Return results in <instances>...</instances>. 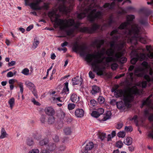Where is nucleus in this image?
Returning a JSON list of instances; mask_svg holds the SVG:
<instances>
[{
    "instance_id": "nucleus-60",
    "label": "nucleus",
    "mask_w": 153,
    "mask_h": 153,
    "mask_svg": "<svg viewBox=\"0 0 153 153\" xmlns=\"http://www.w3.org/2000/svg\"><path fill=\"white\" fill-rule=\"evenodd\" d=\"M33 27V25H31L27 27V28L26 29V30L27 31H29L32 29Z\"/></svg>"
},
{
    "instance_id": "nucleus-59",
    "label": "nucleus",
    "mask_w": 153,
    "mask_h": 153,
    "mask_svg": "<svg viewBox=\"0 0 153 153\" xmlns=\"http://www.w3.org/2000/svg\"><path fill=\"white\" fill-rule=\"evenodd\" d=\"M16 62L14 61H12L8 63V65L9 66H12L15 65Z\"/></svg>"
},
{
    "instance_id": "nucleus-63",
    "label": "nucleus",
    "mask_w": 153,
    "mask_h": 153,
    "mask_svg": "<svg viewBox=\"0 0 153 153\" xmlns=\"http://www.w3.org/2000/svg\"><path fill=\"white\" fill-rule=\"evenodd\" d=\"M65 149V147L64 146H60L59 148V151H64Z\"/></svg>"
},
{
    "instance_id": "nucleus-56",
    "label": "nucleus",
    "mask_w": 153,
    "mask_h": 153,
    "mask_svg": "<svg viewBox=\"0 0 153 153\" xmlns=\"http://www.w3.org/2000/svg\"><path fill=\"white\" fill-rule=\"evenodd\" d=\"M123 123L118 124L117 125L116 128L118 129H120L123 127Z\"/></svg>"
},
{
    "instance_id": "nucleus-15",
    "label": "nucleus",
    "mask_w": 153,
    "mask_h": 153,
    "mask_svg": "<svg viewBox=\"0 0 153 153\" xmlns=\"http://www.w3.org/2000/svg\"><path fill=\"white\" fill-rule=\"evenodd\" d=\"M45 113L48 115H53L55 114L54 109L51 107H48L45 108Z\"/></svg>"
},
{
    "instance_id": "nucleus-62",
    "label": "nucleus",
    "mask_w": 153,
    "mask_h": 153,
    "mask_svg": "<svg viewBox=\"0 0 153 153\" xmlns=\"http://www.w3.org/2000/svg\"><path fill=\"white\" fill-rule=\"evenodd\" d=\"M128 149L131 152L133 151L134 149V147L133 146H131L128 147Z\"/></svg>"
},
{
    "instance_id": "nucleus-55",
    "label": "nucleus",
    "mask_w": 153,
    "mask_h": 153,
    "mask_svg": "<svg viewBox=\"0 0 153 153\" xmlns=\"http://www.w3.org/2000/svg\"><path fill=\"white\" fill-rule=\"evenodd\" d=\"M13 73L11 72L10 71L8 72L7 75V77H13Z\"/></svg>"
},
{
    "instance_id": "nucleus-61",
    "label": "nucleus",
    "mask_w": 153,
    "mask_h": 153,
    "mask_svg": "<svg viewBox=\"0 0 153 153\" xmlns=\"http://www.w3.org/2000/svg\"><path fill=\"white\" fill-rule=\"evenodd\" d=\"M134 74L132 73H130L129 74V78L131 79L132 80H133V78Z\"/></svg>"
},
{
    "instance_id": "nucleus-11",
    "label": "nucleus",
    "mask_w": 153,
    "mask_h": 153,
    "mask_svg": "<svg viewBox=\"0 0 153 153\" xmlns=\"http://www.w3.org/2000/svg\"><path fill=\"white\" fill-rule=\"evenodd\" d=\"M59 8L60 12L65 13L69 12L72 9V7L71 6L69 7H66L64 4L60 5Z\"/></svg>"
},
{
    "instance_id": "nucleus-8",
    "label": "nucleus",
    "mask_w": 153,
    "mask_h": 153,
    "mask_svg": "<svg viewBox=\"0 0 153 153\" xmlns=\"http://www.w3.org/2000/svg\"><path fill=\"white\" fill-rule=\"evenodd\" d=\"M131 55H134L136 57L132 58L131 60V63L133 64H134L139 59L140 60H143L145 57V55L143 53H139L137 50H134L131 52Z\"/></svg>"
},
{
    "instance_id": "nucleus-17",
    "label": "nucleus",
    "mask_w": 153,
    "mask_h": 153,
    "mask_svg": "<svg viewBox=\"0 0 153 153\" xmlns=\"http://www.w3.org/2000/svg\"><path fill=\"white\" fill-rule=\"evenodd\" d=\"M56 116L59 119H63L65 117V114L61 109H60L56 111Z\"/></svg>"
},
{
    "instance_id": "nucleus-37",
    "label": "nucleus",
    "mask_w": 153,
    "mask_h": 153,
    "mask_svg": "<svg viewBox=\"0 0 153 153\" xmlns=\"http://www.w3.org/2000/svg\"><path fill=\"white\" fill-rule=\"evenodd\" d=\"M126 135V133L124 131H120L117 134L118 137H120L123 138Z\"/></svg>"
},
{
    "instance_id": "nucleus-16",
    "label": "nucleus",
    "mask_w": 153,
    "mask_h": 153,
    "mask_svg": "<svg viewBox=\"0 0 153 153\" xmlns=\"http://www.w3.org/2000/svg\"><path fill=\"white\" fill-rule=\"evenodd\" d=\"M152 96V95H150L149 97H148V98L146 99V100L143 102L142 108L143 105H146L148 106L150 108H152L153 109V104L152 105H151V103L152 101L150 100V98Z\"/></svg>"
},
{
    "instance_id": "nucleus-13",
    "label": "nucleus",
    "mask_w": 153,
    "mask_h": 153,
    "mask_svg": "<svg viewBox=\"0 0 153 153\" xmlns=\"http://www.w3.org/2000/svg\"><path fill=\"white\" fill-rule=\"evenodd\" d=\"M72 80L73 82V85H81L82 82V79L81 77H79V76H77L72 78Z\"/></svg>"
},
{
    "instance_id": "nucleus-58",
    "label": "nucleus",
    "mask_w": 153,
    "mask_h": 153,
    "mask_svg": "<svg viewBox=\"0 0 153 153\" xmlns=\"http://www.w3.org/2000/svg\"><path fill=\"white\" fill-rule=\"evenodd\" d=\"M53 99L54 101L56 102L57 101L62 102L60 100V97L55 98V97H53Z\"/></svg>"
},
{
    "instance_id": "nucleus-19",
    "label": "nucleus",
    "mask_w": 153,
    "mask_h": 153,
    "mask_svg": "<svg viewBox=\"0 0 153 153\" xmlns=\"http://www.w3.org/2000/svg\"><path fill=\"white\" fill-rule=\"evenodd\" d=\"M71 100L73 102H77L79 101V97L75 94H73L71 96Z\"/></svg>"
},
{
    "instance_id": "nucleus-9",
    "label": "nucleus",
    "mask_w": 153,
    "mask_h": 153,
    "mask_svg": "<svg viewBox=\"0 0 153 153\" xmlns=\"http://www.w3.org/2000/svg\"><path fill=\"white\" fill-rule=\"evenodd\" d=\"M73 51L75 52H78L82 56H84L86 53V48L83 45H75L73 48Z\"/></svg>"
},
{
    "instance_id": "nucleus-1",
    "label": "nucleus",
    "mask_w": 153,
    "mask_h": 153,
    "mask_svg": "<svg viewBox=\"0 0 153 153\" xmlns=\"http://www.w3.org/2000/svg\"><path fill=\"white\" fill-rule=\"evenodd\" d=\"M112 41L110 42L111 48L106 51L102 48L100 52L95 54H88L86 59L92 66L94 71L98 75L103 74L105 69L109 66V63L112 61H118L121 63L126 62L127 59L122 57V52L118 51L113 54L115 51L121 50L125 45L126 41L122 37L111 36Z\"/></svg>"
},
{
    "instance_id": "nucleus-21",
    "label": "nucleus",
    "mask_w": 153,
    "mask_h": 153,
    "mask_svg": "<svg viewBox=\"0 0 153 153\" xmlns=\"http://www.w3.org/2000/svg\"><path fill=\"white\" fill-rule=\"evenodd\" d=\"M111 115V113L110 111H107L105 115L104 116L103 119H102L101 120L104 121L106 120H107L109 119L110 118Z\"/></svg>"
},
{
    "instance_id": "nucleus-7",
    "label": "nucleus",
    "mask_w": 153,
    "mask_h": 153,
    "mask_svg": "<svg viewBox=\"0 0 153 153\" xmlns=\"http://www.w3.org/2000/svg\"><path fill=\"white\" fill-rule=\"evenodd\" d=\"M134 96L131 95L129 93H126L124 95L123 100L124 103L122 101H120L117 102V106L118 108L120 109H125V107L126 106L129 107L130 105V103L133 101Z\"/></svg>"
},
{
    "instance_id": "nucleus-46",
    "label": "nucleus",
    "mask_w": 153,
    "mask_h": 153,
    "mask_svg": "<svg viewBox=\"0 0 153 153\" xmlns=\"http://www.w3.org/2000/svg\"><path fill=\"white\" fill-rule=\"evenodd\" d=\"M106 136V134L105 133L100 134L99 137L102 140H103Z\"/></svg>"
},
{
    "instance_id": "nucleus-22",
    "label": "nucleus",
    "mask_w": 153,
    "mask_h": 153,
    "mask_svg": "<svg viewBox=\"0 0 153 153\" xmlns=\"http://www.w3.org/2000/svg\"><path fill=\"white\" fill-rule=\"evenodd\" d=\"M25 85L29 89L31 90L34 89L35 86L34 85L30 82L27 81L25 82Z\"/></svg>"
},
{
    "instance_id": "nucleus-39",
    "label": "nucleus",
    "mask_w": 153,
    "mask_h": 153,
    "mask_svg": "<svg viewBox=\"0 0 153 153\" xmlns=\"http://www.w3.org/2000/svg\"><path fill=\"white\" fill-rule=\"evenodd\" d=\"M22 73L25 75H28L29 73V70L28 68H25L22 70Z\"/></svg>"
},
{
    "instance_id": "nucleus-57",
    "label": "nucleus",
    "mask_w": 153,
    "mask_h": 153,
    "mask_svg": "<svg viewBox=\"0 0 153 153\" xmlns=\"http://www.w3.org/2000/svg\"><path fill=\"white\" fill-rule=\"evenodd\" d=\"M89 76L91 78L93 79L94 77V75L92 72L90 71L89 72Z\"/></svg>"
},
{
    "instance_id": "nucleus-10",
    "label": "nucleus",
    "mask_w": 153,
    "mask_h": 153,
    "mask_svg": "<svg viewBox=\"0 0 153 153\" xmlns=\"http://www.w3.org/2000/svg\"><path fill=\"white\" fill-rule=\"evenodd\" d=\"M42 1V0H36V2L33 3L31 4L32 7L36 10H40L42 8L45 9H47L48 8V4L47 3H44L43 6L41 7H38L39 3Z\"/></svg>"
},
{
    "instance_id": "nucleus-18",
    "label": "nucleus",
    "mask_w": 153,
    "mask_h": 153,
    "mask_svg": "<svg viewBox=\"0 0 153 153\" xmlns=\"http://www.w3.org/2000/svg\"><path fill=\"white\" fill-rule=\"evenodd\" d=\"M94 146V144L91 141H89L87 143L85 147V151H87L91 150Z\"/></svg>"
},
{
    "instance_id": "nucleus-54",
    "label": "nucleus",
    "mask_w": 153,
    "mask_h": 153,
    "mask_svg": "<svg viewBox=\"0 0 153 153\" xmlns=\"http://www.w3.org/2000/svg\"><path fill=\"white\" fill-rule=\"evenodd\" d=\"M32 102L33 103V104L35 105H39L40 104V103L36 101L33 98L32 100Z\"/></svg>"
},
{
    "instance_id": "nucleus-30",
    "label": "nucleus",
    "mask_w": 153,
    "mask_h": 153,
    "mask_svg": "<svg viewBox=\"0 0 153 153\" xmlns=\"http://www.w3.org/2000/svg\"><path fill=\"white\" fill-rule=\"evenodd\" d=\"M64 131L65 134L69 135L72 132V129L70 127H66L64 128Z\"/></svg>"
},
{
    "instance_id": "nucleus-35",
    "label": "nucleus",
    "mask_w": 153,
    "mask_h": 153,
    "mask_svg": "<svg viewBox=\"0 0 153 153\" xmlns=\"http://www.w3.org/2000/svg\"><path fill=\"white\" fill-rule=\"evenodd\" d=\"M95 43H97L96 46L97 48L98 49L100 48L101 45L104 43V41L101 40L99 41L98 42H95Z\"/></svg>"
},
{
    "instance_id": "nucleus-64",
    "label": "nucleus",
    "mask_w": 153,
    "mask_h": 153,
    "mask_svg": "<svg viewBox=\"0 0 153 153\" xmlns=\"http://www.w3.org/2000/svg\"><path fill=\"white\" fill-rule=\"evenodd\" d=\"M56 56L54 53L51 54V58L52 59H55Z\"/></svg>"
},
{
    "instance_id": "nucleus-25",
    "label": "nucleus",
    "mask_w": 153,
    "mask_h": 153,
    "mask_svg": "<svg viewBox=\"0 0 153 153\" xmlns=\"http://www.w3.org/2000/svg\"><path fill=\"white\" fill-rule=\"evenodd\" d=\"M99 27V26L97 24H94L90 28V33H93L94 31L98 29Z\"/></svg>"
},
{
    "instance_id": "nucleus-5",
    "label": "nucleus",
    "mask_w": 153,
    "mask_h": 153,
    "mask_svg": "<svg viewBox=\"0 0 153 153\" xmlns=\"http://www.w3.org/2000/svg\"><path fill=\"white\" fill-rule=\"evenodd\" d=\"M135 18L134 15H129L127 16V21L122 23L118 28L114 30L111 33V36H114L121 38L126 36L128 34V30L131 32L132 27L134 25H139L134 24L132 25L130 24L129 22L132 21Z\"/></svg>"
},
{
    "instance_id": "nucleus-2",
    "label": "nucleus",
    "mask_w": 153,
    "mask_h": 153,
    "mask_svg": "<svg viewBox=\"0 0 153 153\" xmlns=\"http://www.w3.org/2000/svg\"><path fill=\"white\" fill-rule=\"evenodd\" d=\"M57 9L55 8L52 11L49 12L48 13V16L50 17L52 22H54V25L55 27L59 26L61 29L63 30L71 26H73V28L69 29L66 31L67 34L70 36L72 35L76 29H78L79 24H75L73 19H59L60 16L56 14Z\"/></svg>"
},
{
    "instance_id": "nucleus-48",
    "label": "nucleus",
    "mask_w": 153,
    "mask_h": 153,
    "mask_svg": "<svg viewBox=\"0 0 153 153\" xmlns=\"http://www.w3.org/2000/svg\"><path fill=\"white\" fill-rule=\"evenodd\" d=\"M125 130L127 132H129L132 131L133 129L131 126H126L125 127Z\"/></svg>"
},
{
    "instance_id": "nucleus-14",
    "label": "nucleus",
    "mask_w": 153,
    "mask_h": 153,
    "mask_svg": "<svg viewBox=\"0 0 153 153\" xmlns=\"http://www.w3.org/2000/svg\"><path fill=\"white\" fill-rule=\"evenodd\" d=\"M134 9V8L133 7L131 6L127 7L126 9L120 8V10L117 13L118 14L120 15H123L126 13L128 11L132 10Z\"/></svg>"
},
{
    "instance_id": "nucleus-32",
    "label": "nucleus",
    "mask_w": 153,
    "mask_h": 153,
    "mask_svg": "<svg viewBox=\"0 0 153 153\" xmlns=\"http://www.w3.org/2000/svg\"><path fill=\"white\" fill-rule=\"evenodd\" d=\"M80 31L82 32H86L90 33V28L87 27H83L79 29Z\"/></svg>"
},
{
    "instance_id": "nucleus-51",
    "label": "nucleus",
    "mask_w": 153,
    "mask_h": 153,
    "mask_svg": "<svg viewBox=\"0 0 153 153\" xmlns=\"http://www.w3.org/2000/svg\"><path fill=\"white\" fill-rule=\"evenodd\" d=\"M29 153H39V151L37 149H34L29 152Z\"/></svg>"
},
{
    "instance_id": "nucleus-23",
    "label": "nucleus",
    "mask_w": 153,
    "mask_h": 153,
    "mask_svg": "<svg viewBox=\"0 0 153 153\" xmlns=\"http://www.w3.org/2000/svg\"><path fill=\"white\" fill-rule=\"evenodd\" d=\"M146 49L147 51L149 52L148 54V56L151 59L153 58V52L151 53V51L152 49V48L150 46H146Z\"/></svg>"
},
{
    "instance_id": "nucleus-53",
    "label": "nucleus",
    "mask_w": 153,
    "mask_h": 153,
    "mask_svg": "<svg viewBox=\"0 0 153 153\" xmlns=\"http://www.w3.org/2000/svg\"><path fill=\"white\" fill-rule=\"evenodd\" d=\"M17 81V80L16 79H10L9 81V83L10 84H12V85H13L15 82H16Z\"/></svg>"
},
{
    "instance_id": "nucleus-12",
    "label": "nucleus",
    "mask_w": 153,
    "mask_h": 153,
    "mask_svg": "<svg viewBox=\"0 0 153 153\" xmlns=\"http://www.w3.org/2000/svg\"><path fill=\"white\" fill-rule=\"evenodd\" d=\"M75 115L78 118H82L84 115L85 112L83 109L81 108H77L75 111Z\"/></svg>"
},
{
    "instance_id": "nucleus-41",
    "label": "nucleus",
    "mask_w": 153,
    "mask_h": 153,
    "mask_svg": "<svg viewBox=\"0 0 153 153\" xmlns=\"http://www.w3.org/2000/svg\"><path fill=\"white\" fill-rule=\"evenodd\" d=\"M27 144L29 146H33L34 143L33 140L31 139H29L27 140Z\"/></svg>"
},
{
    "instance_id": "nucleus-34",
    "label": "nucleus",
    "mask_w": 153,
    "mask_h": 153,
    "mask_svg": "<svg viewBox=\"0 0 153 153\" xmlns=\"http://www.w3.org/2000/svg\"><path fill=\"white\" fill-rule=\"evenodd\" d=\"M76 106V105L74 103H70L68 105V109L69 110H71L74 109Z\"/></svg>"
},
{
    "instance_id": "nucleus-29",
    "label": "nucleus",
    "mask_w": 153,
    "mask_h": 153,
    "mask_svg": "<svg viewBox=\"0 0 153 153\" xmlns=\"http://www.w3.org/2000/svg\"><path fill=\"white\" fill-rule=\"evenodd\" d=\"M9 104L11 109H12L15 105V99L14 98L12 97L8 101Z\"/></svg>"
},
{
    "instance_id": "nucleus-52",
    "label": "nucleus",
    "mask_w": 153,
    "mask_h": 153,
    "mask_svg": "<svg viewBox=\"0 0 153 153\" xmlns=\"http://www.w3.org/2000/svg\"><path fill=\"white\" fill-rule=\"evenodd\" d=\"M53 139L55 142H58L59 140V137L57 135H54L53 137Z\"/></svg>"
},
{
    "instance_id": "nucleus-38",
    "label": "nucleus",
    "mask_w": 153,
    "mask_h": 153,
    "mask_svg": "<svg viewBox=\"0 0 153 153\" xmlns=\"http://www.w3.org/2000/svg\"><path fill=\"white\" fill-rule=\"evenodd\" d=\"M49 149L51 151H53L56 148V145L54 143H51L49 145Z\"/></svg>"
},
{
    "instance_id": "nucleus-28",
    "label": "nucleus",
    "mask_w": 153,
    "mask_h": 153,
    "mask_svg": "<svg viewBox=\"0 0 153 153\" xmlns=\"http://www.w3.org/2000/svg\"><path fill=\"white\" fill-rule=\"evenodd\" d=\"M115 3L114 1L113 2L110 4L109 3H106L103 6V7L107 9H111L114 6Z\"/></svg>"
},
{
    "instance_id": "nucleus-42",
    "label": "nucleus",
    "mask_w": 153,
    "mask_h": 153,
    "mask_svg": "<svg viewBox=\"0 0 153 153\" xmlns=\"http://www.w3.org/2000/svg\"><path fill=\"white\" fill-rule=\"evenodd\" d=\"M97 111H93L91 114V116L97 118L99 116V114L98 113Z\"/></svg>"
},
{
    "instance_id": "nucleus-44",
    "label": "nucleus",
    "mask_w": 153,
    "mask_h": 153,
    "mask_svg": "<svg viewBox=\"0 0 153 153\" xmlns=\"http://www.w3.org/2000/svg\"><path fill=\"white\" fill-rule=\"evenodd\" d=\"M18 85L20 88V92L22 93V94L24 89L23 83L22 82H20L18 83Z\"/></svg>"
},
{
    "instance_id": "nucleus-24",
    "label": "nucleus",
    "mask_w": 153,
    "mask_h": 153,
    "mask_svg": "<svg viewBox=\"0 0 153 153\" xmlns=\"http://www.w3.org/2000/svg\"><path fill=\"white\" fill-rule=\"evenodd\" d=\"M68 82H66L64 83L65 86L62 91V93L64 94H67L69 93V89L68 88Z\"/></svg>"
},
{
    "instance_id": "nucleus-27",
    "label": "nucleus",
    "mask_w": 153,
    "mask_h": 153,
    "mask_svg": "<svg viewBox=\"0 0 153 153\" xmlns=\"http://www.w3.org/2000/svg\"><path fill=\"white\" fill-rule=\"evenodd\" d=\"M124 143L126 145H130L132 143V139L131 137H127L124 139Z\"/></svg>"
},
{
    "instance_id": "nucleus-4",
    "label": "nucleus",
    "mask_w": 153,
    "mask_h": 153,
    "mask_svg": "<svg viewBox=\"0 0 153 153\" xmlns=\"http://www.w3.org/2000/svg\"><path fill=\"white\" fill-rule=\"evenodd\" d=\"M131 32L128 30V34L125 37H122L124 41L126 40L128 43L131 42L136 45L137 41H140L141 43L145 44L146 43V37H142L140 34L143 31V28L139 25H134L132 27Z\"/></svg>"
},
{
    "instance_id": "nucleus-45",
    "label": "nucleus",
    "mask_w": 153,
    "mask_h": 153,
    "mask_svg": "<svg viewBox=\"0 0 153 153\" xmlns=\"http://www.w3.org/2000/svg\"><path fill=\"white\" fill-rule=\"evenodd\" d=\"M118 66V65L117 63H114L111 64V68L113 70H115L117 69Z\"/></svg>"
},
{
    "instance_id": "nucleus-20",
    "label": "nucleus",
    "mask_w": 153,
    "mask_h": 153,
    "mask_svg": "<svg viewBox=\"0 0 153 153\" xmlns=\"http://www.w3.org/2000/svg\"><path fill=\"white\" fill-rule=\"evenodd\" d=\"M100 91V89L99 87L96 85H94L92 86L91 93L93 94H95Z\"/></svg>"
},
{
    "instance_id": "nucleus-49",
    "label": "nucleus",
    "mask_w": 153,
    "mask_h": 153,
    "mask_svg": "<svg viewBox=\"0 0 153 153\" xmlns=\"http://www.w3.org/2000/svg\"><path fill=\"white\" fill-rule=\"evenodd\" d=\"M98 113L99 114L100 116L101 114H102L104 112V110L102 108H100L98 109L97 111Z\"/></svg>"
},
{
    "instance_id": "nucleus-36",
    "label": "nucleus",
    "mask_w": 153,
    "mask_h": 153,
    "mask_svg": "<svg viewBox=\"0 0 153 153\" xmlns=\"http://www.w3.org/2000/svg\"><path fill=\"white\" fill-rule=\"evenodd\" d=\"M55 121V118L53 117H50L48 120V123L49 124H52Z\"/></svg>"
},
{
    "instance_id": "nucleus-31",
    "label": "nucleus",
    "mask_w": 153,
    "mask_h": 153,
    "mask_svg": "<svg viewBox=\"0 0 153 153\" xmlns=\"http://www.w3.org/2000/svg\"><path fill=\"white\" fill-rule=\"evenodd\" d=\"M48 142V140L47 138H45L41 140L39 142V144L41 146H43L47 144Z\"/></svg>"
},
{
    "instance_id": "nucleus-43",
    "label": "nucleus",
    "mask_w": 153,
    "mask_h": 153,
    "mask_svg": "<svg viewBox=\"0 0 153 153\" xmlns=\"http://www.w3.org/2000/svg\"><path fill=\"white\" fill-rule=\"evenodd\" d=\"M98 101L100 104H102L104 102L105 99L102 97L100 96L98 99Z\"/></svg>"
},
{
    "instance_id": "nucleus-47",
    "label": "nucleus",
    "mask_w": 153,
    "mask_h": 153,
    "mask_svg": "<svg viewBox=\"0 0 153 153\" xmlns=\"http://www.w3.org/2000/svg\"><path fill=\"white\" fill-rule=\"evenodd\" d=\"M123 142L120 141H118L116 143L117 146L119 148H121L123 145Z\"/></svg>"
},
{
    "instance_id": "nucleus-33",
    "label": "nucleus",
    "mask_w": 153,
    "mask_h": 153,
    "mask_svg": "<svg viewBox=\"0 0 153 153\" xmlns=\"http://www.w3.org/2000/svg\"><path fill=\"white\" fill-rule=\"evenodd\" d=\"M39 42L36 39H35L34 40L33 43V44L32 48L35 49L36 48L39 44Z\"/></svg>"
},
{
    "instance_id": "nucleus-6",
    "label": "nucleus",
    "mask_w": 153,
    "mask_h": 153,
    "mask_svg": "<svg viewBox=\"0 0 153 153\" xmlns=\"http://www.w3.org/2000/svg\"><path fill=\"white\" fill-rule=\"evenodd\" d=\"M142 65L144 68H135L134 72V75L138 77H142L143 76L144 70H145L150 75H152L153 71L152 68H153V63H152L149 65H148V63L144 61L142 62Z\"/></svg>"
},
{
    "instance_id": "nucleus-40",
    "label": "nucleus",
    "mask_w": 153,
    "mask_h": 153,
    "mask_svg": "<svg viewBox=\"0 0 153 153\" xmlns=\"http://www.w3.org/2000/svg\"><path fill=\"white\" fill-rule=\"evenodd\" d=\"M90 105L91 107L94 106L97 104V102L94 100H91L90 102Z\"/></svg>"
},
{
    "instance_id": "nucleus-3",
    "label": "nucleus",
    "mask_w": 153,
    "mask_h": 153,
    "mask_svg": "<svg viewBox=\"0 0 153 153\" xmlns=\"http://www.w3.org/2000/svg\"><path fill=\"white\" fill-rule=\"evenodd\" d=\"M90 3L89 1H85L84 3L81 5V10L85 7V9L80 13L78 15V18L80 19H82L88 15L89 20L93 21L96 19H100L102 18V13L100 11H97L95 9H92V7L94 5V1H93L89 5L86 4Z\"/></svg>"
},
{
    "instance_id": "nucleus-26",
    "label": "nucleus",
    "mask_w": 153,
    "mask_h": 153,
    "mask_svg": "<svg viewBox=\"0 0 153 153\" xmlns=\"http://www.w3.org/2000/svg\"><path fill=\"white\" fill-rule=\"evenodd\" d=\"M1 134L0 139L5 138L7 137V136L8 135V134L7 133L6 131L4 128H1Z\"/></svg>"
},
{
    "instance_id": "nucleus-50",
    "label": "nucleus",
    "mask_w": 153,
    "mask_h": 153,
    "mask_svg": "<svg viewBox=\"0 0 153 153\" xmlns=\"http://www.w3.org/2000/svg\"><path fill=\"white\" fill-rule=\"evenodd\" d=\"M45 116L44 115H42L40 118V120L41 122L43 123H44L45 121Z\"/></svg>"
}]
</instances>
